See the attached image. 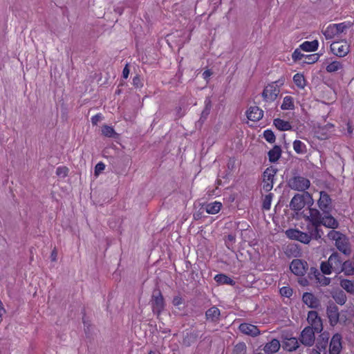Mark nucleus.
Instances as JSON below:
<instances>
[{"instance_id":"nucleus-49","label":"nucleus","mask_w":354,"mask_h":354,"mask_svg":"<svg viewBox=\"0 0 354 354\" xmlns=\"http://www.w3.org/2000/svg\"><path fill=\"white\" fill-rule=\"evenodd\" d=\"M183 304V299L180 296H176L172 300V304L174 306L178 307Z\"/></svg>"},{"instance_id":"nucleus-14","label":"nucleus","mask_w":354,"mask_h":354,"mask_svg":"<svg viewBox=\"0 0 354 354\" xmlns=\"http://www.w3.org/2000/svg\"><path fill=\"white\" fill-rule=\"evenodd\" d=\"M342 337L339 334L334 335L329 346L330 354H339L342 350Z\"/></svg>"},{"instance_id":"nucleus-11","label":"nucleus","mask_w":354,"mask_h":354,"mask_svg":"<svg viewBox=\"0 0 354 354\" xmlns=\"http://www.w3.org/2000/svg\"><path fill=\"white\" fill-rule=\"evenodd\" d=\"M315 331L310 327H306L301 334L300 341L306 346H311L315 342Z\"/></svg>"},{"instance_id":"nucleus-20","label":"nucleus","mask_w":354,"mask_h":354,"mask_svg":"<svg viewBox=\"0 0 354 354\" xmlns=\"http://www.w3.org/2000/svg\"><path fill=\"white\" fill-rule=\"evenodd\" d=\"M328 261L330 263L334 272H340L342 263L337 253H333L328 258Z\"/></svg>"},{"instance_id":"nucleus-16","label":"nucleus","mask_w":354,"mask_h":354,"mask_svg":"<svg viewBox=\"0 0 354 354\" xmlns=\"http://www.w3.org/2000/svg\"><path fill=\"white\" fill-rule=\"evenodd\" d=\"M239 330L241 333L251 336H257L260 333L256 326L248 323L241 324L239 326Z\"/></svg>"},{"instance_id":"nucleus-33","label":"nucleus","mask_w":354,"mask_h":354,"mask_svg":"<svg viewBox=\"0 0 354 354\" xmlns=\"http://www.w3.org/2000/svg\"><path fill=\"white\" fill-rule=\"evenodd\" d=\"M214 280L218 283H220V284H229V285L234 284V281L231 278H230L229 277H227V275L223 274H216L214 277Z\"/></svg>"},{"instance_id":"nucleus-55","label":"nucleus","mask_w":354,"mask_h":354,"mask_svg":"<svg viewBox=\"0 0 354 354\" xmlns=\"http://www.w3.org/2000/svg\"><path fill=\"white\" fill-rule=\"evenodd\" d=\"M299 283L301 284L302 286H306L308 284V281L305 279H300L299 281Z\"/></svg>"},{"instance_id":"nucleus-2","label":"nucleus","mask_w":354,"mask_h":354,"mask_svg":"<svg viewBox=\"0 0 354 354\" xmlns=\"http://www.w3.org/2000/svg\"><path fill=\"white\" fill-rule=\"evenodd\" d=\"M329 239L335 241L337 248L346 255H349L351 252L350 244L346 236L338 231L331 230L328 234Z\"/></svg>"},{"instance_id":"nucleus-34","label":"nucleus","mask_w":354,"mask_h":354,"mask_svg":"<svg viewBox=\"0 0 354 354\" xmlns=\"http://www.w3.org/2000/svg\"><path fill=\"white\" fill-rule=\"evenodd\" d=\"M293 82L299 88H304L306 84V81L301 73H296L293 76Z\"/></svg>"},{"instance_id":"nucleus-53","label":"nucleus","mask_w":354,"mask_h":354,"mask_svg":"<svg viewBox=\"0 0 354 354\" xmlns=\"http://www.w3.org/2000/svg\"><path fill=\"white\" fill-rule=\"evenodd\" d=\"M129 69L128 68V66L127 65L123 69L122 76L124 78L127 79L129 76Z\"/></svg>"},{"instance_id":"nucleus-21","label":"nucleus","mask_w":354,"mask_h":354,"mask_svg":"<svg viewBox=\"0 0 354 354\" xmlns=\"http://www.w3.org/2000/svg\"><path fill=\"white\" fill-rule=\"evenodd\" d=\"M281 344L279 340L276 339H272L266 344L263 351L267 354H272L277 353L280 348Z\"/></svg>"},{"instance_id":"nucleus-40","label":"nucleus","mask_w":354,"mask_h":354,"mask_svg":"<svg viewBox=\"0 0 354 354\" xmlns=\"http://www.w3.org/2000/svg\"><path fill=\"white\" fill-rule=\"evenodd\" d=\"M321 270L324 274H330L333 271V268L328 261L322 262L320 266Z\"/></svg>"},{"instance_id":"nucleus-44","label":"nucleus","mask_w":354,"mask_h":354,"mask_svg":"<svg viewBox=\"0 0 354 354\" xmlns=\"http://www.w3.org/2000/svg\"><path fill=\"white\" fill-rule=\"evenodd\" d=\"M280 294L281 296L286 297H290L292 295V290L290 287L283 286L280 288L279 290Z\"/></svg>"},{"instance_id":"nucleus-24","label":"nucleus","mask_w":354,"mask_h":354,"mask_svg":"<svg viewBox=\"0 0 354 354\" xmlns=\"http://www.w3.org/2000/svg\"><path fill=\"white\" fill-rule=\"evenodd\" d=\"M221 203L214 201V203H208L206 205L205 211L207 214H215L221 210Z\"/></svg>"},{"instance_id":"nucleus-25","label":"nucleus","mask_w":354,"mask_h":354,"mask_svg":"<svg viewBox=\"0 0 354 354\" xmlns=\"http://www.w3.org/2000/svg\"><path fill=\"white\" fill-rule=\"evenodd\" d=\"M317 281L322 286H327L330 283V279L328 277L324 276L317 269L312 268Z\"/></svg>"},{"instance_id":"nucleus-47","label":"nucleus","mask_w":354,"mask_h":354,"mask_svg":"<svg viewBox=\"0 0 354 354\" xmlns=\"http://www.w3.org/2000/svg\"><path fill=\"white\" fill-rule=\"evenodd\" d=\"M246 346L245 344L240 343L236 345L234 352L235 354H245Z\"/></svg>"},{"instance_id":"nucleus-52","label":"nucleus","mask_w":354,"mask_h":354,"mask_svg":"<svg viewBox=\"0 0 354 354\" xmlns=\"http://www.w3.org/2000/svg\"><path fill=\"white\" fill-rule=\"evenodd\" d=\"M212 75V72L209 70H206L203 73V77L205 80H208L209 77Z\"/></svg>"},{"instance_id":"nucleus-19","label":"nucleus","mask_w":354,"mask_h":354,"mask_svg":"<svg viewBox=\"0 0 354 354\" xmlns=\"http://www.w3.org/2000/svg\"><path fill=\"white\" fill-rule=\"evenodd\" d=\"M299 346V343L295 337H286L282 342V348L287 351H293Z\"/></svg>"},{"instance_id":"nucleus-5","label":"nucleus","mask_w":354,"mask_h":354,"mask_svg":"<svg viewBox=\"0 0 354 354\" xmlns=\"http://www.w3.org/2000/svg\"><path fill=\"white\" fill-rule=\"evenodd\" d=\"M151 305L153 313L159 315L165 308L164 298L159 290H156L153 292Z\"/></svg>"},{"instance_id":"nucleus-59","label":"nucleus","mask_w":354,"mask_h":354,"mask_svg":"<svg viewBox=\"0 0 354 354\" xmlns=\"http://www.w3.org/2000/svg\"><path fill=\"white\" fill-rule=\"evenodd\" d=\"M137 79H138V78H134V79H133V82H134V84L138 83V81H136V80H137Z\"/></svg>"},{"instance_id":"nucleus-28","label":"nucleus","mask_w":354,"mask_h":354,"mask_svg":"<svg viewBox=\"0 0 354 354\" xmlns=\"http://www.w3.org/2000/svg\"><path fill=\"white\" fill-rule=\"evenodd\" d=\"M219 316L220 310L215 306L210 308L206 312L207 319L212 322H216L218 319Z\"/></svg>"},{"instance_id":"nucleus-23","label":"nucleus","mask_w":354,"mask_h":354,"mask_svg":"<svg viewBox=\"0 0 354 354\" xmlns=\"http://www.w3.org/2000/svg\"><path fill=\"white\" fill-rule=\"evenodd\" d=\"M318 47L319 41L317 39L311 41H306L299 46L300 49L306 52H314L317 50Z\"/></svg>"},{"instance_id":"nucleus-46","label":"nucleus","mask_w":354,"mask_h":354,"mask_svg":"<svg viewBox=\"0 0 354 354\" xmlns=\"http://www.w3.org/2000/svg\"><path fill=\"white\" fill-rule=\"evenodd\" d=\"M68 172V169L66 167H59L57 168L56 174L59 178H65Z\"/></svg>"},{"instance_id":"nucleus-41","label":"nucleus","mask_w":354,"mask_h":354,"mask_svg":"<svg viewBox=\"0 0 354 354\" xmlns=\"http://www.w3.org/2000/svg\"><path fill=\"white\" fill-rule=\"evenodd\" d=\"M263 138L270 143H273L275 141V136L274 133L269 129L264 131Z\"/></svg>"},{"instance_id":"nucleus-57","label":"nucleus","mask_w":354,"mask_h":354,"mask_svg":"<svg viewBox=\"0 0 354 354\" xmlns=\"http://www.w3.org/2000/svg\"><path fill=\"white\" fill-rule=\"evenodd\" d=\"M56 255H57V254H56L55 251H53V252L51 254V257L53 261L55 260Z\"/></svg>"},{"instance_id":"nucleus-26","label":"nucleus","mask_w":354,"mask_h":354,"mask_svg":"<svg viewBox=\"0 0 354 354\" xmlns=\"http://www.w3.org/2000/svg\"><path fill=\"white\" fill-rule=\"evenodd\" d=\"M344 65L342 62L333 61L328 64L326 70L328 73H335L343 69Z\"/></svg>"},{"instance_id":"nucleus-32","label":"nucleus","mask_w":354,"mask_h":354,"mask_svg":"<svg viewBox=\"0 0 354 354\" xmlns=\"http://www.w3.org/2000/svg\"><path fill=\"white\" fill-rule=\"evenodd\" d=\"M341 272H344L346 275L354 274V263L346 261L342 263Z\"/></svg>"},{"instance_id":"nucleus-3","label":"nucleus","mask_w":354,"mask_h":354,"mask_svg":"<svg viewBox=\"0 0 354 354\" xmlns=\"http://www.w3.org/2000/svg\"><path fill=\"white\" fill-rule=\"evenodd\" d=\"M314 203L312 196L308 192H304L303 194H297L292 198L290 207L295 212H299L306 205L312 206Z\"/></svg>"},{"instance_id":"nucleus-36","label":"nucleus","mask_w":354,"mask_h":354,"mask_svg":"<svg viewBox=\"0 0 354 354\" xmlns=\"http://www.w3.org/2000/svg\"><path fill=\"white\" fill-rule=\"evenodd\" d=\"M277 173V169L272 167H268L263 173V180L273 181V178Z\"/></svg>"},{"instance_id":"nucleus-54","label":"nucleus","mask_w":354,"mask_h":354,"mask_svg":"<svg viewBox=\"0 0 354 354\" xmlns=\"http://www.w3.org/2000/svg\"><path fill=\"white\" fill-rule=\"evenodd\" d=\"M100 118L101 116L100 115H95L91 118V122L93 124H96Z\"/></svg>"},{"instance_id":"nucleus-6","label":"nucleus","mask_w":354,"mask_h":354,"mask_svg":"<svg viewBox=\"0 0 354 354\" xmlns=\"http://www.w3.org/2000/svg\"><path fill=\"white\" fill-rule=\"evenodd\" d=\"M286 235L288 238L292 240H296L301 243L308 244L310 243L311 240V234H308L307 233L299 231L297 229H288L286 231Z\"/></svg>"},{"instance_id":"nucleus-27","label":"nucleus","mask_w":354,"mask_h":354,"mask_svg":"<svg viewBox=\"0 0 354 354\" xmlns=\"http://www.w3.org/2000/svg\"><path fill=\"white\" fill-rule=\"evenodd\" d=\"M274 124L277 129L280 131H288L291 129L292 126L289 122L277 118L274 120Z\"/></svg>"},{"instance_id":"nucleus-9","label":"nucleus","mask_w":354,"mask_h":354,"mask_svg":"<svg viewBox=\"0 0 354 354\" xmlns=\"http://www.w3.org/2000/svg\"><path fill=\"white\" fill-rule=\"evenodd\" d=\"M348 24L345 22L329 25L324 32L326 39H330L334 35L343 32L347 28Z\"/></svg>"},{"instance_id":"nucleus-1","label":"nucleus","mask_w":354,"mask_h":354,"mask_svg":"<svg viewBox=\"0 0 354 354\" xmlns=\"http://www.w3.org/2000/svg\"><path fill=\"white\" fill-rule=\"evenodd\" d=\"M304 218L308 223V232L316 237L320 238L322 235L319 233L318 227L321 226L322 215L319 211L310 207L307 212L304 214Z\"/></svg>"},{"instance_id":"nucleus-4","label":"nucleus","mask_w":354,"mask_h":354,"mask_svg":"<svg viewBox=\"0 0 354 354\" xmlns=\"http://www.w3.org/2000/svg\"><path fill=\"white\" fill-rule=\"evenodd\" d=\"M282 84L283 82L278 80L266 86L262 93L263 100L266 102L274 101L280 92L279 86Z\"/></svg>"},{"instance_id":"nucleus-50","label":"nucleus","mask_w":354,"mask_h":354,"mask_svg":"<svg viewBox=\"0 0 354 354\" xmlns=\"http://www.w3.org/2000/svg\"><path fill=\"white\" fill-rule=\"evenodd\" d=\"M105 169V165L102 162H98L95 165V172L96 174H98L99 173L102 172Z\"/></svg>"},{"instance_id":"nucleus-12","label":"nucleus","mask_w":354,"mask_h":354,"mask_svg":"<svg viewBox=\"0 0 354 354\" xmlns=\"http://www.w3.org/2000/svg\"><path fill=\"white\" fill-rule=\"evenodd\" d=\"M308 322L310 324L313 329L317 333L321 332L322 330V324L321 319L318 317L317 312L310 311L307 317Z\"/></svg>"},{"instance_id":"nucleus-43","label":"nucleus","mask_w":354,"mask_h":354,"mask_svg":"<svg viewBox=\"0 0 354 354\" xmlns=\"http://www.w3.org/2000/svg\"><path fill=\"white\" fill-rule=\"evenodd\" d=\"M272 198V194H269L265 196L263 203V209H265L266 210L270 209V206H271Z\"/></svg>"},{"instance_id":"nucleus-8","label":"nucleus","mask_w":354,"mask_h":354,"mask_svg":"<svg viewBox=\"0 0 354 354\" xmlns=\"http://www.w3.org/2000/svg\"><path fill=\"white\" fill-rule=\"evenodd\" d=\"M289 187L292 189L297 191H305L310 185V180L302 176H295L288 182Z\"/></svg>"},{"instance_id":"nucleus-15","label":"nucleus","mask_w":354,"mask_h":354,"mask_svg":"<svg viewBox=\"0 0 354 354\" xmlns=\"http://www.w3.org/2000/svg\"><path fill=\"white\" fill-rule=\"evenodd\" d=\"M317 203L319 207L324 212H328L330 209L331 199L329 195L324 192H320V196Z\"/></svg>"},{"instance_id":"nucleus-13","label":"nucleus","mask_w":354,"mask_h":354,"mask_svg":"<svg viewBox=\"0 0 354 354\" xmlns=\"http://www.w3.org/2000/svg\"><path fill=\"white\" fill-rule=\"evenodd\" d=\"M246 116L248 120L253 122H257L263 118V111L257 106H250L246 111Z\"/></svg>"},{"instance_id":"nucleus-38","label":"nucleus","mask_w":354,"mask_h":354,"mask_svg":"<svg viewBox=\"0 0 354 354\" xmlns=\"http://www.w3.org/2000/svg\"><path fill=\"white\" fill-rule=\"evenodd\" d=\"M333 297L335 301L340 305L344 304L346 301V297L342 291L335 292L333 294Z\"/></svg>"},{"instance_id":"nucleus-17","label":"nucleus","mask_w":354,"mask_h":354,"mask_svg":"<svg viewBox=\"0 0 354 354\" xmlns=\"http://www.w3.org/2000/svg\"><path fill=\"white\" fill-rule=\"evenodd\" d=\"M327 315L332 326H335L339 321L338 308L335 305H330L327 308Z\"/></svg>"},{"instance_id":"nucleus-7","label":"nucleus","mask_w":354,"mask_h":354,"mask_svg":"<svg viewBox=\"0 0 354 354\" xmlns=\"http://www.w3.org/2000/svg\"><path fill=\"white\" fill-rule=\"evenodd\" d=\"M332 53L337 57H345L350 51V46L346 41H334L330 45Z\"/></svg>"},{"instance_id":"nucleus-51","label":"nucleus","mask_w":354,"mask_h":354,"mask_svg":"<svg viewBox=\"0 0 354 354\" xmlns=\"http://www.w3.org/2000/svg\"><path fill=\"white\" fill-rule=\"evenodd\" d=\"M205 109L203 113H205L206 114H208L210 107H211V101L209 99L207 98L205 100Z\"/></svg>"},{"instance_id":"nucleus-56","label":"nucleus","mask_w":354,"mask_h":354,"mask_svg":"<svg viewBox=\"0 0 354 354\" xmlns=\"http://www.w3.org/2000/svg\"><path fill=\"white\" fill-rule=\"evenodd\" d=\"M227 239H228V241H230L231 242H234L235 240V238L233 235H228Z\"/></svg>"},{"instance_id":"nucleus-30","label":"nucleus","mask_w":354,"mask_h":354,"mask_svg":"<svg viewBox=\"0 0 354 354\" xmlns=\"http://www.w3.org/2000/svg\"><path fill=\"white\" fill-rule=\"evenodd\" d=\"M295 108L294 100L291 96H286L283 97V102L281 105L282 110H292Z\"/></svg>"},{"instance_id":"nucleus-58","label":"nucleus","mask_w":354,"mask_h":354,"mask_svg":"<svg viewBox=\"0 0 354 354\" xmlns=\"http://www.w3.org/2000/svg\"><path fill=\"white\" fill-rule=\"evenodd\" d=\"M137 79H138V78H134V79H133V82H134V84L138 83V81H136V80H137Z\"/></svg>"},{"instance_id":"nucleus-42","label":"nucleus","mask_w":354,"mask_h":354,"mask_svg":"<svg viewBox=\"0 0 354 354\" xmlns=\"http://www.w3.org/2000/svg\"><path fill=\"white\" fill-rule=\"evenodd\" d=\"M317 349H313L311 351L310 354H322V351H323L324 354H325V350L326 347V342H324L322 343H318L316 346Z\"/></svg>"},{"instance_id":"nucleus-22","label":"nucleus","mask_w":354,"mask_h":354,"mask_svg":"<svg viewBox=\"0 0 354 354\" xmlns=\"http://www.w3.org/2000/svg\"><path fill=\"white\" fill-rule=\"evenodd\" d=\"M322 225L328 228L335 229L338 227L339 223L332 216L326 215L324 216H322L321 225Z\"/></svg>"},{"instance_id":"nucleus-18","label":"nucleus","mask_w":354,"mask_h":354,"mask_svg":"<svg viewBox=\"0 0 354 354\" xmlns=\"http://www.w3.org/2000/svg\"><path fill=\"white\" fill-rule=\"evenodd\" d=\"M302 299L305 304L312 308H317L319 304L318 299L313 294L310 292L304 293Z\"/></svg>"},{"instance_id":"nucleus-10","label":"nucleus","mask_w":354,"mask_h":354,"mask_svg":"<svg viewBox=\"0 0 354 354\" xmlns=\"http://www.w3.org/2000/svg\"><path fill=\"white\" fill-rule=\"evenodd\" d=\"M290 269L295 275L302 276L306 272L307 263L301 259H294L290 265Z\"/></svg>"},{"instance_id":"nucleus-35","label":"nucleus","mask_w":354,"mask_h":354,"mask_svg":"<svg viewBox=\"0 0 354 354\" xmlns=\"http://www.w3.org/2000/svg\"><path fill=\"white\" fill-rule=\"evenodd\" d=\"M340 285L342 288L348 292L354 294V281L348 279H343L341 281Z\"/></svg>"},{"instance_id":"nucleus-39","label":"nucleus","mask_w":354,"mask_h":354,"mask_svg":"<svg viewBox=\"0 0 354 354\" xmlns=\"http://www.w3.org/2000/svg\"><path fill=\"white\" fill-rule=\"evenodd\" d=\"M102 133L104 136L109 138L113 137L114 135L115 134L113 128L108 125H104L102 127Z\"/></svg>"},{"instance_id":"nucleus-29","label":"nucleus","mask_w":354,"mask_h":354,"mask_svg":"<svg viewBox=\"0 0 354 354\" xmlns=\"http://www.w3.org/2000/svg\"><path fill=\"white\" fill-rule=\"evenodd\" d=\"M281 155V150L280 147L274 146L269 152L268 156L270 162H276L277 161Z\"/></svg>"},{"instance_id":"nucleus-48","label":"nucleus","mask_w":354,"mask_h":354,"mask_svg":"<svg viewBox=\"0 0 354 354\" xmlns=\"http://www.w3.org/2000/svg\"><path fill=\"white\" fill-rule=\"evenodd\" d=\"M273 187V181H268V180H263V189L266 192L270 191Z\"/></svg>"},{"instance_id":"nucleus-37","label":"nucleus","mask_w":354,"mask_h":354,"mask_svg":"<svg viewBox=\"0 0 354 354\" xmlns=\"http://www.w3.org/2000/svg\"><path fill=\"white\" fill-rule=\"evenodd\" d=\"M320 55L319 53H315L312 55H305L304 58V63L311 64L317 62L319 59Z\"/></svg>"},{"instance_id":"nucleus-60","label":"nucleus","mask_w":354,"mask_h":354,"mask_svg":"<svg viewBox=\"0 0 354 354\" xmlns=\"http://www.w3.org/2000/svg\"><path fill=\"white\" fill-rule=\"evenodd\" d=\"M149 354H155V353L151 351Z\"/></svg>"},{"instance_id":"nucleus-31","label":"nucleus","mask_w":354,"mask_h":354,"mask_svg":"<svg viewBox=\"0 0 354 354\" xmlns=\"http://www.w3.org/2000/svg\"><path fill=\"white\" fill-rule=\"evenodd\" d=\"M293 149L298 154H304L307 151L306 145L299 140H296L293 142Z\"/></svg>"},{"instance_id":"nucleus-45","label":"nucleus","mask_w":354,"mask_h":354,"mask_svg":"<svg viewBox=\"0 0 354 354\" xmlns=\"http://www.w3.org/2000/svg\"><path fill=\"white\" fill-rule=\"evenodd\" d=\"M304 56L305 55L301 53L300 48L295 49L292 55L294 61L301 60L304 58Z\"/></svg>"}]
</instances>
